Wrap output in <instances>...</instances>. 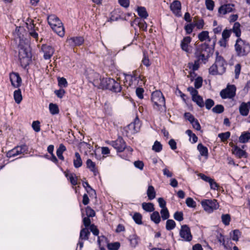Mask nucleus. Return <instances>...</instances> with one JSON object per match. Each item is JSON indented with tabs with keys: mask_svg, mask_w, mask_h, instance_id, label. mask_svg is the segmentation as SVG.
Wrapping results in <instances>:
<instances>
[{
	"mask_svg": "<svg viewBox=\"0 0 250 250\" xmlns=\"http://www.w3.org/2000/svg\"><path fill=\"white\" fill-rule=\"evenodd\" d=\"M94 79L93 84L99 88L109 89L114 92H119L121 91V86L119 83L110 78H101L97 73H93Z\"/></svg>",
	"mask_w": 250,
	"mask_h": 250,
	"instance_id": "f257e3e1",
	"label": "nucleus"
},
{
	"mask_svg": "<svg viewBox=\"0 0 250 250\" xmlns=\"http://www.w3.org/2000/svg\"><path fill=\"white\" fill-rule=\"evenodd\" d=\"M210 48L208 44L202 43L196 47L194 52V57L196 60L206 64L210 57Z\"/></svg>",
	"mask_w": 250,
	"mask_h": 250,
	"instance_id": "f03ea898",
	"label": "nucleus"
},
{
	"mask_svg": "<svg viewBox=\"0 0 250 250\" xmlns=\"http://www.w3.org/2000/svg\"><path fill=\"white\" fill-rule=\"evenodd\" d=\"M216 57L215 62L209 68V73L212 75H222L226 71L227 63L224 59L219 55L218 52H216Z\"/></svg>",
	"mask_w": 250,
	"mask_h": 250,
	"instance_id": "7ed1b4c3",
	"label": "nucleus"
},
{
	"mask_svg": "<svg viewBox=\"0 0 250 250\" xmlns=\"http://www.w3.org/2000/svg\"><path fill=\"white\" fill-rule=\"evenodd\" d=\"M19 58L22 67L25 68L29 64L31 61L32 54L28 44L19 45Z\"/></svg>",
	"mask_w": 250,
	"mask_h": 250,
	"instance_id": "20e7f679",
	"label": "nucleus"
},
{
	"mask_svg": "<svg viewBox=\"0 0 250 250\" xmlns=\"http://www.w3.org/2000/svg\"><path fill=\"white\" fill-rule=\"evenodd\" d=\"M48 23L52 30L59 36L62 37L64 35L65 31L63 24L55 15H49L47 18Z\"/></svg>",
	"mask_w": 250,
	"mask_h": 250,
	"instance_id": "39448f33",
	"label": "nucleus"
},
{
	"mask_svg": "<svg viewBox=\"0 0 250 250\" xmlns=\"http://www.w3.org/2000/svg\"><path fill=\"white\" fill-rule=\"evenodd\" d=\"M234 47L236 54L239 57L246 56L250 51L249 43L241 38L237 39Z\"/></svg>",
	"mask_w": 250,
	"mask_h": 250,
	"instance_id": "423d86ee",
	"label": "nucleus"
},
{
	"mask_svg": "<svg viewBox=\"0 0 250 250\" xmlns=\"http://www.w3.org/2000/svg\"><path fill=\"white\" fill-rule=\"evenodd\" d=\"M151 101L154 104V108L160 110L162 106L165 105V99L160 91L156 90L151 94Z\"/></svg>",
	"mask_w": 250,
	"mask_h": 250,
	"instance_id": "0eeeda50",
	"label": "nucleus"
},
{
	"mask_svg": "<svg viewBox=\"0 0 250 250\" xmlns=\"http://www.w3.org/2000/svg\"><path fill=\"white\" fill-rule=\"evenodd\" d=\"M202 208L208 213L213 212L219 208V205L215 199H204L201 202Z\"/></svg>",
	"mask_w": 250,
	"mask_h": 250,
	"instance_id": "6e6552de",
	"label": "nucleus"
},
{
	"mask_svg": "<svg viewBox=\"0 0 250 250\" xmlns=\"http://www.w3.org/2000/svg\"><path fill=\"white\" fill-rule=\"evenodd\" d=\"M236 88L234 85H228L227 87L220 92V95L223 99L233 98L236 95Z\"/></svg>",
	"mask_w": 250,
	"mask_h": 250,
	"instance_id": "1a4fd4ad",
	"label": "nucleus"
},
{
	"mask_svg": "<svg viewBox=\"0 0 250 250\" xmlns=\"http://www.w3.org/2000/svg\"><path fill=\"white\" fill-rule=\"evenodd\" d=\"M28 151V147L25 145L17 146L6 153V156L8 158L16 156Z\"/></svg>",
	"mask_w": 250,
	"mask_h": 250,
	"instance_id": "9d476101",
	"label": "nucleus"
},
{
	"mask_svg": "<svg viewBox=\"0 0 250 250\" xmlns=\"http://www.w3.org/2000/svg\"><path fill=\"white\" fill-rule=\"evenodd\" d=\"M179 234L182 240L186 242H190L192 239V235L190 229L187 225L181 226Z\"/></svg>",
	"mask_w": 250,
	"mask_h": 250,
	"instance_id": "9b49d317",
	"label": "nucleus"
},
{
	"mask_svg": "<svg viewBox=\"0 0 250 250\" xmlns=\"http://www.w3.org/2000/svg\"><path fill=\"white\" fill-rule=\"evenodd\" d=\"M109 144L118 152H123L126 148V143L122 137H118L115 141H110Z\"/></svg>",
	"mask_w": 250,
	"mask_h": 250,
	"instance_id": "f8f14e48",
	"label": "nucleus"
},
{
	"mask_svg": "<svg viewBox=\"0 0 250 250\" xmlns=\"http://www.w3.org/2000/svg\"><path fill=\"white\" fill-rule=\"evenodd\" d=\"M235 5L232 3H228L222 5L218 9V14L219 17L232 12L235 11Z\"/></svg>",
	"mask_w": 250,
	"mask_h": 250,
	"instance_id": "ddd939ff",
	"label": "nucleus"
},
{
	"mask_svg": "<svg viewBox=\"0 0 250 250\" xmlns=\"http://www.w3.org/2000/svg\"><path fill=\"white\" fill-rule=\"evenodd\" d=\"M126 81H129V85L135 87L139 85L140 81L142 82L140 76H137L135 73H133L131 74H126L125 76Z\"/></svg>",
	"mask_w": 250,
	"mask_h": 250,
	"instance_id": "4468645a",
	"label": "nucleus"
},
{
	"mask_svg": "<svg viewBox=\"0 0 250 250\" xmlns=\"http://www.w3.org/2000/svg\"><path fill=\"white\" fill-rule=\"evenodd\" d=\"M84 39L83 37L76 36L67 38L66 42L72 47L80 46L83 44Z\"/></svg>",
	"mask_w": 250,
	"mask_h": 250,
	"instance_id": "2eb2a0df",
	"label": "nucleus"
},
{
	"mask_svg": "<svg viewBox=\"0 0 250 250\" xmlns=\"http://www.w3.org/2000/svg\"><path fill=\"white\" fill-rule=\"evenodd\" d=\"M191 41V38L187 36L184 37L181 42L180 45L182 49L188 54H190L192 52L191 47L189 46Z\"/></svg>",
	"mask_w": 250,
	"mask_h": 250,
	"instance_id": "dca6fc26",
	"label": "nucleus"
},
{
	"mask_svg": "<svg viewBox=\"0 0 250 250\" xmlns=\"http://www.w3.org/2000/svg\"><path fill=\"white\" fill-rule=\"evenodd\" d=\"M42 50L43 53V58L45 60L50 59L54 53V49L49 45H43Z\"/></svg>",
	"mask_w": 250,
	"mask_h": 250,
	"instance_id": "f3484780",
	"label": "nucleus"
},
{
	"mask_svg": "<svg viewBox=\"0 0 250 250\" xmlns=\"http://www.w3.org/2000/svg\"><path fill=\"white\" fill-rule=\"evenodd\" d=\"M12 85L15 87H19L21 83V79L18 73H12L10 75Z\"/></svg>",
	"mask_w": 250,
	"mask_h": 250,
	"instance_id": "a211bd4d",
	"label": "nucleus"
},
{
	"mask_svg": "<svg viewBox=\"0 0 250 250\" xmlns=\"http://www.w3.org/2000/svg\"><path fill=\"white\" fill-rule=\"evenodd\" d=\"M232 152L238 158H246L248 157L247 153L237 146L232 147Z\"/></svg>",
	"mask_w": 250,
	"mask_h": 250,
	"instance_id": "6ab92c4d",
	"label": "nucleus"
},
{
	"mask_svg": "<svg viewBox=\"0 0 250 250\" xmlns=\"http://www.w3.org/2000/svg\"><path fill=\"white\" fill-rule=\"evenodd\" d=\"M170 9L176 16H180L179 14L181 12V4L180 1L174 0L170 5Z\"/></svg>",
	"mask_w": 250,
	"mask_h": 250,
	"instance_id": "aec40b11",
	"label": "nucleus"
},
{
	"mask_svg": "<svg viewBox=\"0 0 250 250\" xmlns=\"http://www.w3.org/2000/svg\"><path fill=\"white\" fill-rule=\"evenodd\" d=\"M250 109V102L242 103L239 107V112L242 116H247Z\"/></svg>",
	"mask_w": 250,
	"mask_h": 250,
	"instance_id": "412c9836",
	"label": "nucleus"
},
{
	"mask_svg": "<svg viewBox=\"0 0 250 250\" xmlns=\"http://www.w3.org/2000/svg\"><path fill=\"white\" fill-rule=\"evenodd\" d=\"M73 165L76 168L80 167L83 165V161L81 155L78 152L75 153L74 158L73 159Z\"/></svg>",
	"mask_w": 250,
	"mask_h": 250,
	"instance_id": "4be33fe9",
	"label": "nucleus"
},
{
	"mask_svg": "<svg viewBox=\"0 0 250 250\" xmlns=\"http://www.w3.org/2000/svg\"><path fill=\"white\" fill-rule=\"evenodd\" d=\"M197 149L201 156H204L206 159L208 158V149L206 146L200 143L197 146Z\"/></svg>",
	"mask_w": 250,
	"mask_h": 250,
	"instance_id": "5701e85b",
	"label": "nucleus"
},
{
	"mask_svg": "<svg viewBox=\"0 0 250 250\" xmlns=\"http://www.w3.org/2000/svg\"><path fill=\"white\" fill-rule=\"evenodd\" d=\"M241 25L238 22H235L233 27L231 29V32L235 34V36L240 38L241 35V31L240 29Z\"/></svg>",
	"mask_w": 250,
	"mask_h": 250,
	"instance_id": "b1692460",
	"label": "nucleus"
},
{
	"mask_svg": "<svg viewBox=\"0 0 250 250\" xmlns=\"http://www.w3.org/2000/svg\"><path fill=\"white\" fill-rule=\"evenodd\" d=\"M198 38L201 42L208 40L210 42L211 39L209 36V32L208 31H203L198 35Z\"/></svg>",
	"mask_w": 250,
	"mask_h": 250,
	"instance_id": "393cba45",
	"label": "nucleus"
},
{
	"mask_svg": "<svg viewBox=\"0 0 250 250\" xmlns=\"http://www.w3.org/2000/svg\"><path fill=\"white\" fill-rule=\"evenodd\" d=\"M90 233L87 228H83L80 231L79 239L81 240H87L89 239Z\"/></svg>",
	"mask_w": 250,
	"mask_h": 250,
	"instance_id": "a878e982",
	"label": "nucleus"
},
{
	"mask_svg": "<svg viewBox=\"0 0 250 250\" xmlns=\"http://www.w3.org/2000/svg\"><path fill=\"white\" fill-rule=\"evenodd\" d=\"M86 164L87 167L93 172L94 175H96L98 173V170L96 167L95 163L92 162L91 159H88L87 160Z\"/></svg>",
	"mask_w": 250,
	"mask_h": 250,
	"instance_id": "bb28decb",
	"label": "nucleus"
},
{
	"mask_svg": "<svg viewBox=\"0 0 250 250\" xmlns=\"http://www.w3.org/2000/svg\"><path fill=\"white\" fill-rule=\"evenodd\" d=\"M250 140V132L246 131L242 133L239 138V141L241 143H246Z\"/></svg>",
	"mask_w": 250,
	"mask_h": 250,
	"instance_id": "cd10ccee",
	"label": "nucleus"
},
{
	"mask_svg": "<svg viewBox=\"0 0 250 250\" xmlns=\"http://www.w3.org/2000/svg\"><path fill=\"white\" fill-rule=\"evenodd\" d=\"M137 13L138 15L143 19H146L148 16V14L145 7L138 6L137 7Z\"/></svg>",
	"mask_w": 250,
	"mask_h": 250,
	"instance_id": "c85d7f7f",
	"label": "nucleus"
},
{
	"mask_svg": "<svg viewBox=\"0 0 250 250\" xmlns=\"http://www.w3.org/2000/svg\"><path fill=\"white\" fill-rule=\"evenodd\" d=\"M146 193L148 199L150 200L154 199L156 197V192L154 188L151 185H149L148 187Z\"/></svg>",
	"mask_w": 250,
	"mask_h": 250,
	"instance_id": "c756f323",
	"label": "nucleus"
},
{
	"mask_svg": "<svg viewBox=\"0 0 250 250\" xmlns=\"http://www.w3.org/2000/svg\"><path fill=\"white\" fill-rule=\"evenodd\" d=\"M66 147L63 144H60L59 148L57 150L56 154L59 158L61 160L63 161L64 158L62 155L63 152L66 150Z\"/></svg>",
	"mask_w": 250,
	"mask_h": 250,
	"instance_id": "7c9ffc66",
	"label": "nucleus"
},
{
	"mask_svg": "<svg viewBox=\"0 0 250 250\" xmlns=\"http://www.w3.org/2000/svg\"><path fill=\"white\" fill-rule=\"evenodd\" d=\"M200 63H201V62L196 60L194 61L193 63L191 62H188V67L190 69V71L195 72L200 67Z\"/></svg>",
	"mask_w": 250,
	"mask_h": 250,
	"instance_id": "2f4dec72",
	"label": "nucleus"
},
{
	"mask_svg": "<svg viewBox=\"0 0 250 250\" xmlns=\"http://www.w3.org/2000/svg\"><path fill=\"white\" fill-rule=\"evenodd\" d=\"M134 22L137 23L140 29L146 31L147 30V24L144 20H141L139 18H137L135 19Z\"/></svg>",
	"mask_w": 250,
	"mask_h": 250,
	"instance_id": "473e14b6",
	"label": "nucleus"
},
{
	"mask_svg": "<svg viewBox=\"0 0 250 250\" xmlns=\"http://www.w3.org/2000/svg\"><path fill=\"white\" fill-rule=\"evenodd\" d=\"M150 219L156 224H158L161 221V217L159 212L157 211H153L150 215Z\"/></svg>",
	"mask_w": 250,
	"mask_h": 250,
	"instance_id": "72a5a7b5",
	"label": "nucleus"
},
{
	"mask_svg": "<svg viewBox=\"0 0 250 250\" xmlns=\"http://www.w3.org/2000/svg\"><path fill=\"white\" fill-rule=\"evenodd\" d=\"M142 206L143 209L147 212H152L155 209L154 205L152 203L144 202L142 203Z\"/></svg>",
	"mask_w": 250,
	"mask_h": 250,
	"instance_id": "f704fd0d",
	"label": "nucleus"
},
{
	"mask_svg": "<svg viewBox=\"0 0 250 250\" xmlns=\"http://www.w3.org/2000/svg\"><path fill=\"white\" fill-rule=\"evenodd\" d=\"M192 101L196 103V104L200 107H203L204 106V102L203 98L197 95V96L192 97Z\"/></svg>",
	"mask_w": 250,
	"mask_h": 250,
	"instance_id": "c9c22d12",
	"label": "nucleus"
},
{
	"mask_svg": "<svg viewBox=\"0 0 250 250\" xmlns=\"http://www.w3.org/2000/svg\"><path fill=\"white\" fill-rule=\"evenodd\" d=\"M49 109L52 115H56L59 113L58 106L55 104L50 103L49 105Z\"/></svg>",
	"mask_w": 250,
	"mask_h": 250,
	"instance_id": "e433bc0d",
	"label": "nucleus"
},
{
	"mask_svg": "<svg viewBox=\"0 0 250 250\" xmlns=\"http://www.w3.org/2000/svg\"><path fill=\"white\" fill-rule=\"evenodd\" d=\"M14 98L16 103L20 104L21 102L22 98L20 89H19L14 91Z\"/></svg>",
	"mask_w": 250,
	"mask_h": 250,
	"instance_id": "4c0bfd02",
	"label": "nucleus"
},
{
	"mask_svg": "<svg viewBox=\"0 0 250 250\" xmlns=\"http://www.w3.org/2000/svg\"><path fill=\"white\" fill-rule=\"evenodd\" d=\"M65 176L70 181L72 185L76 186L77 185V178L74 173L66 174Z\"/></svg>",
	"mask_w": 250,
	"mask_h": 250,
	"instance_id": "58836bf2",
	"label": "nucleus"
},
{
	"mask_svg": "<svg viewBox=\"0 0 250 250\" xmlns=\"http://www.w3.org/2000/svg\"><path fill=\"white\" fill-rule=\"evenodd\" d=\"M186 133L189 137V140L192 143H195L198 140V137L193 133L190 129L186 130Z\"/></svg>",
	"mask_w": 250,
	"mask_h": 250,
	"instance_id": "ea45409f",
	"label": "nucleus"
},
{
	"mask_svg": "<svg viewBox=\"0 0 250 250\" xmlns=\"http://www.w3.org/2000/svg\"><path fill=\"white\" fill-rule=\"evenodd\" d=\"M132 218L134 222L138 225H142V215L139 212L134 213L132 216Z\"/></svg>",
	"mask_w": 250,
	"mask_h": 250,
	"instance_id": "a19ab883",
	"label": "nucleus"
},
{
	"mask_svg": "<svg viewBox=\"0 0 250 250\" xmlns=\"http://www.w3.org/2000/svg\"><path fill=\"white\" fill-rule=\"evenodd\" d=\"M176 227V223L172 219H168L166 222V228L167 230L173 229Z\"/></svg>",
	"mask_w": 250,
	"mask_h": 250,
	"instance_id": "79ce46f5",
	"label": "nucleus"
},
{
	"mask_svg": "<svg viewBox=\"0 0 250 250\" xmlns=\"http://www.w3.org/2000/svg\"><path fill=\"white\" fill-rule=\"evenodd\" d=\"M139 238L135 234L130 235L129 237V241L132 247H135L139 243Z\"/></svg>",
	"mask_w": 250,
	"mask_h": 250,
	"instance_id": "37998d69",
	"label": "nucleus"
},
{
	"mask_svg": "<svg viewBox=\"0 0 250 250\" xmlns=\"http://www.w3.org/2000/svg\"><path fill=\"white\" fill-rule=\"evenodd\" d=\"M221 220L223 224L228 226L230 222L231 217L229 214H223L221 216Z\"/></svg>",
	"mask_w": 250,
	"mask_h": 250,
	"instance_id": "c03bdc74",
	"label": "nucleus"
},
{
	"mask_svg": "<svg viewBox=\"0 0 250 250\" xmlns=\"http://www.w3.org/2000/svg\"><path fill=\"white\" fill-rule=\"evenodd\" d=\"M98 243L99 247H101V246L106 245L107 246V244H108L107 242V239L104 235L98 236Z\"/></svg>",
	"mask_w": 250,
	"mask_h": 250,
	"instance_id": "a18cd8bd",
	"label": "nucleus"
},
{
	"mask_svg": "<svg viewBox=\"0 0 250 250\" xmlns=\"http://www.w3.org/2000/svg\"><path fill=\"white\" fill-rule=\"evenodd\" d=\"M28 22H26V25L27 28L29 32L34 30H38V28L35 27V25L33 20H28Z\"/></svg>",
	"mask_w": 250,
	"mask_h": 250,
	"instance_id": "49530a36",
	"label": "nucleus"
},
{
	"mask_svg": "<svg viewBox=\"0 0 250 250\" xmlns=\"http://www.w3.org/2000/svg\"><path fill=\"white\" fill-rule=\"evenodd\" d=\"M120 247L119 242H114L107 244V248L109 250H118Z\"/></svg>",
	"mask_w": 250,
	"mask_h": 250,
	"instance_id": "de8ad7c7",
	"label": "nucleus"
},
{
	"mask_svg": "<svg viewBox=\"0 0 250 250\" xmlns=\"http://www.w3.org/2000/svg\"><path fill=\"white\" fill-rule=\"evenodd\" d=\"M152 149L156 152H159L162 150V145L160 142L156 141L152 146Z\"/></svg>",
	"mask_w": 250,
	"mask_h": 250,
	"instance_id": "09e8293b",
	"label": "nucleus"
},
{
	"mask_svg": "<svg viewBox=\"0 0 250 250\" xmlns=\"http://www.w3.org/2000/svg\"><path fill=\"white\" fill-rule=\"evenodd\" d=\"M230 133L227 131L224 133H221L218 135V137L220 138L221 141L225 142L227 141L230 137Z\"/></svg>",
	"mask_w": 250,
	"mask_h": 250,
	"instance_id": "8fccbe9b",
	"label": "nucleus"
},
{
	"mask_svg": "<svg viewBox=\"0 0 250 250\" xmlns=\"http://www.w3.org/2000/svg\"><path fill=\"white\" fill-rule=\"evenodd\" d=\"M194 27H196L198 29H202L204 28L205 24L203 19H199L198 21H194L193 22Z\"/></svg>",
	"mask_w": 250,
	"mask_h": 250,
	"instance_id": "3c124183",
	"label": "nucleus"
},
{
	"mask_svg": "<svg viewBox=\"0 0 250 250\" xmlns=\"http://www.w3.org/2000/svg\"><path fill=\"white\" fill-rule=\"evenodd\" d=\"M184 214L182 211H176L173 214V218L176 221L181 222L184 220Z\"/></svg>",
	"mask_w": 250,
	"mask_h": 250,
	"instance_id": "603ef678",
	"label": "nucleus"
},
{
	"mask_svg": "<svg viewBox=\"0 0 250 250\" xmlns=\"http://www.w3.org/2000/svg\"><path fill=\"white\" fill-rule=\"evenodd\" d=\"M212 111L215 113L220 114L224 111V107L221 104H217L212 109Z\"/></svg>",
	"mask_w": 250,
	"mask_h": 250,
	"instance_id": "864d4df0",
	"label": "nucleus"
},
{
	"mask_svg": "<svg viewBox=\"0 0 250 250\" xmlns=\"http://www.w3.org/2000/svg\"><path fill=\"white\" fill-rule=\"evenodd\" d=\"M203 84V79L201 77H198L194 80V86L196 89H199Z\"/></svg>",
	"mask_w": 250,
	"mask_h": 250,
	"instance_id": "5fc2aeb1",
	"label": "nucleus"
},
{
	"mask_svg": "<svg viewBox=\"0 0 250 250\" xmlns=\"http://www.w3.org/2000/svg\"><path fill=\"white\" fill-rule=\"evenodd\" d=\"M160 213L161 214V217L164 220H167L169 217V211L167 208H165L164 209H162Z\"/></svg>",
	"mask_w": 250,
	"mask_h": 250,
	"instance_id": "6e6d98bb",
	"label": "nucleus"
},
{
	"mask_svg": "<svg viewBox=\"0 0 250 250\" xmlns=\"http://www.w3.org/2000/svg\"><path fill=\"white\" fill-rule=\"evenodd\" d=\"M186 203L188 207L189 208H195L196 207V203L192 198L188 197L186 200Z\"/></svg>",
	"mask_w": 250,
	"mask_h": 250,
	"instance_id": "4d7b16f0",
	"label": "nucleus"
},
{
	"mask_svg": "<svg viewBox=\"0 0 250 250\" xmlns=\"http://www.w3.org/2000/svg\"><path fill=\"white\" fill-rule=\"evenodd\" d=\"M58 85L61 87H66L68 85L67 82L65 78L63 77L59 78L58 79Z\"/></svg>",
	"mask_w": 250,
	"mask_h": 250,
	"instance_id": "13d9d810",
	"label": "nucleus"
},
{
	"mask_svg": "<svg viewBox=\"0 0 250 250\" xmlns=\"http://www.w3.org/2000/svg\"><path fill=\"white\" fill-rule=\"evenodd\" d=\"M214 104V102L211 99H207L204 103V106L205 105L206 108L208 110L210 109Z\"/></svg>",
	"mask_w": 250,
	"mask_h": 250,
	"instance_id": "bf43d9fd",
	"label": "nucleus"
},
{
	"mask_svg": "<svg viewBox=\"0 0 250 250\" xmlns=\"http://www.w3.org/2000/svg\"><path fill=\"white\" fill-rule=\"evenodd\" d=\"M231 33V29H225L222 32V38L228 41Z\"/></svg>",
	"mask_w": 250,
	"mask_h": 250,
	"instance_id": "052dcab7",
	"label": "nucleus"
},
{
	"mask_svg": "<svg viewBox=\"0 0 250 250\" xmlns=\"http://www.w3.org/2000/svg\"><path fill=\"white\" fill-rule=\"evenodd\" d=\"M194 28V26L193 23H189L186 25L184 27V29L186 32L187 34H190L192 33L193 28Z\"/></svg>",
	"mask_w": 250,
	"mask_h": 250,
	"instance_id": "680f3d73",
	"label": "nucleus"
},
{
	"mask_svg": "<svg viewBox=\"0 0 250 250\" xmlns=\"http://www.w3.org/2000/svg\"><path fill=\"white\" fill-rule=\"evenodd\" d=\"M85 212L87 217H92L95 216V211L90 207L88 206L85 208Z\"/></svg>",
	"mask_w": 250,
	"mask_h": 250,
	"instance_id": "e2e57ef3",
	"label": "nucleus"
},
{
	"mask_svg": "<svg viewBox=\"0 0 250 250\" xmlns=\"http://www.w3.org/2000/svg\"><path fill=\"white\" fill-rule=\"evenodd\" d=\"M40 124V123L39 121H34L32 123V127L34 130L36 132H39L41 130Z\"/></svg>",
	"mask_w": 250,
	"mask_h": 250,
	"instance_id": "0e129e2a",
	"label": "nucleus"
},
{
	"mask_svg": "<svg viewBox=\"0 0 250 250\" xmlns=\"http://www.w3.org/2000/svg\"><path fill=\"white\" fill-rule=\"evenodd\" d=\"M206 5L208 10L212 11L214 7V1L212 0H206Z\"/></svg>",
	"mask_w": 250,
	"mask_h": 250,
	"instance_id": "69168bd1",
	"label": "nucleus"
},
{
	"mask_svg": "<svg viewBox=\"0 0 250 250\" xmlns=\"http://www.w3.org/2000/svg\"><path fill=\"white\" fill-rule=\"evenodd\" d=\"M89 229L90 231L92 232L93 235L95 236H98L99 234V230L98 229L97 227L94 224H91L90 226Z\"/></svg>",
	"mask_w": 250,
	"mask_h": 250,
	"instance_id": "338daca9",
	"label": "nucleus"
},
{
	"mask_svg": "<svg viewBox=\"0 0 250 250\" xmlns=\"http://www.w3.org/2000/svg\"><path fill=\"white\" fill-rule=\"evenodd\" d=\"M144 92V90L142 88L140 87H137L136 89V94L138 97L140 98V99H142L143 98V93Z\"/></svg>",
	"mask_w": 250,
	"mask_h": 250,
	"instance_id": "774afa93",
	"label": "nucleus"
}]
</instances>
